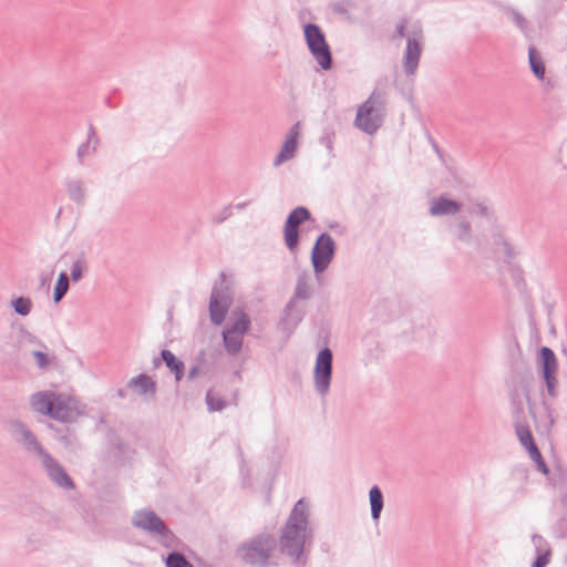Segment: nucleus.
<instances>
[{
  "label": "nucleus",
  "mask_w": 567,
  "mask_h": 567,
  "mask_svg": "<svg viewBox=\"0 0 567 567\" xmlns=\"http://www.w3.org/2000/svg\"><path fill=\"white\" fill-rule=\"evenodd\" d=\"M308 516L307 503L299 499L281 527L279 539H277L280 553L295 567H306L308 563L306 546L312 538V533L308 529Z\"/></svg>",
  "instance_id": "obj_1"
},
{
  "label": "nucleus",
  "mask_w": 567,
  "mask_h": 567,
  "mask_svg": "<svg viewBox=\"0 0 567 567\" xmlns=\"http://www.w3.org/2000/svg\"><path fill=\"white\" fill-rule=\"evenodd\" d=\"M533 380V372L528 363L522 359L516 358L513 359L509 373L505 379L506 389H522V392L525 395L528 412L534 420L536 431L540 434H549L554 424V410L551 404L546 400H542V406L544 408L545 415L537 417L535 412V403L530 399V390L529 385Z\"/></svg>",
  "instance_id": "obj_2"
},
{
  "label": "nucleus",
  "mask_w": 567,
  "mask_h": 567,
  "mask_svg": "<svg viewBox=\"0 0 567 567\" xmlns=\"http://www.w3.org/2000/svg\"><path fill=\"white\" fill-rule=\"evenodd\" d=\"M277 538L269 533H260L239 544L235 550L236 557L250 567H277Z\"/></svg>",
  "instance_id": "obj_3"
},
{
  "label": "nucleus",
  "mask_w": 567,
  "mask_h": 567,
  "mask_svg": "<svg viewBox=\"0 0 567 567\" xmlns=\"http://www.w3.org/2000/svg\"><path fill=\"white\" fill-rule=\"evenodd\" d=\"M385 93L374 90L357 112L354 125L362 132L373 135L382 126L385 115Z\"/></svg>",
  "instance_id": "obj_4"
},
{
  "label": "nucleus",
  "mask_w": 567,
  "mask_h": 567,
  "mask_svg": "<svg viewBox=\"0 0 567 567\" xmlns=\"http://www.w3.org/2000/svg\"><path fill=\"white\" fill-rule=\"evenodd\" d=\"M131 523L135 528L144 530L151 536H157L162 546H172L175 535L164 519L154 511L143 508L134 512Z\"/></svg>",
  "instance_id": "obj_5"
},
{
  "label": "nucleus",
  "mask_w": 567,
  "mask_h": 567,
  "mask_svg": "<svg viewBox=\"0 0 567 567\" xmlns=\"http://www.w3.org/2000/svg\"><path fill=\"white\" fill-rule=\"evenodd\" d=\"M303 37L307 48L323 71H329L333 65L332 52L322 29L312 22L303 25Z\"/></svg>",
  "instance_id": "obj_6"
},
{
  "label": "nucleus",
  "mask_w": 567,
  "mask_h": 567,
  "mask_svg": "<svg viewBox=\"0 0 567 567\" xmlns=\"http://www.w3.org/2000/svg\"><path fill=\"white\" fill-rule=\"evenodd\" d=\"M221 281L214 285L208 303L209 318L213 324L220 326L233 303L230 287L225 284V274H220Z\"/></svg>",
  "instance_id": "obj_7"
},
{
  "label": "nucleus",
  "mask_w": 567,
  "mask_h": 567,
  "mask_svg": "<svg viewBox=\"0 0 567 567\" xmlns=\"http://www.w3.org/2000/svg\"><path fill=\"white\" fill-rule=\"evenodd\" d=\"M537 363L547 394L555 400L558 396V361L555 352L549 347H542L538 350Z\"/></svg>",
  "instance_id": "obj_8"
},
{
  "label": "nucleus",
  "mask_w": 567,
  "mask_h": 567,
  "mask_svg": "<svg viewBox=\"0 0 567 567\" xmlns=\"http://www.w3.org/2000/svg\"><path fill=\"white\" fill-rule=\"evenodd\" d=\"M312 220L310 210L305 206H297L287 216L284 225V241L291 254H296L300 243V225Z\"/></svg>",
  "instance_id": "obj_9"
},
{
  "label": "nucleus",
  "mask_w": 567,
  "mask_h": 567,
  "mask_svg": "<svg viewBox=\"0 0 567 567\" xmlns=\"http://www.w3.org/2000/svg\"><path fill=\"white\" fill-rule=\"evenodd\" d=\"M7 425L13 441L22 446L25 452L35 454L39 457L48 452L32 430L22 421L11 419L7 422Z\"/></svg>",
  "instance_id": "obj_10"
},
{
  "label": "nucleus",
  "mask_w": 567,
  "mask_h": 567,
  "mask_svg": "<svg viewBox=\"0 0 567 567\" xmlns=\"http://www.w3.org/2000/svg\"><path fill=\"white\" fill-rule=\"evenodd\" d=\"M336 249V243L328 233L318 235L310 256L316 275L323 272L329 267L334 257Z\"/></svg>",
  "instance_id": "obj_11"
},
{
  "label": "nucleus",
  "mask_w": 567,
  "mask_h": 567,
  "mask_svg": "<svg viewBox=\"0 0 567 567\" xmlns=\"http://www.w3.org/2000/svg\"><path fill=\"white\" fill-rule=\"evenodd\" d=\"M333 353L330 348H322L316 358L313 377L317 392L324 396L328 394L332 377Z\"/></svg>",
  "instance_id": "obj_12"
},
{
  "label": "nucleus",
  "mask_w": 567,
  "mask_h": 567,
  "mask_svg": "<svg viewBox=\"0 0 567 567\" xmlns=\"http://www.w3.org/2000/svg\"><path fill=\"white\" fill-rule=\"evenodd\" d=\"M43 468L48 477L59 487L64 489L75 488V484L71 476L66 473L64 467L49 453L47 452L40 457Z\"/></svg>",
  "instance_id": "obj_13"
},
{
  "label": "nucleus",
  "mask_w": 567,
  "mask_h": 567,
  "mask_svg": "<svg viewBox=\"0 0 567 567\" xmlns=\"http://www.w3.org/2000/svg\"><path fill=\"white\" fill-rule=\"evenodd\" d=\"M422 30H419L406 39V48L403 54V69L408 75H413L417 70L422 54Z\"/></svg>",
  "instance_id": "obj_14"
},
{
  "label": "nucleus",
  "mask_w": 567,
  "mask_h": 567,
  "mask_svg": "<svg viewBox=\"0 0 567 567\" xmlns=\"http://www.w3.org/2000/svg\"><path fill=\"white\" fill-rule=\"evenodd\" d=\"M60 396L52 391H39L31 395L30 405L33 411L51 417Z\"/></svg>",
  "instance_id": "obj_15"
},
{
  "label": "nucleus",
  "mask_w": 567,
  "mask_h": 567,
  "mask_svg": "<svg viewBox=\"0 0 567 567\" xmlns=\"http://www.w3.org/2000/svg\"><path fill=\"white\" fill-rule=\"evenodd\" d=\"M305 311L296 307L295 300H289L284 309V316L280 318L279 328L288 334L302 321Z\"/></svg>",
  "instance_id": "obj_16"
},
{
  "label": "nucleus",
  "mask_w": 567,
  "mask_h": 567,
  "mask_svg": "<svg viewBox=\"0 0 567 567\" xmlns=\"http://www.w3.org/2000/svg\"><path fill=\"white\" fill-rule=\"evenodd\" d=\"M298 135H299V122L292 125L286 141L284 142L280 152L274 159V166H279L286 161L293 157L298 147Z\"/></svg>",
  "instance_id": "obj_17"
},
{
  "label": "nucleus",
  "mask_w": 567,
  "mask_h": 567,
  "mask_svg": "<svg viewBox=\"0 0 567 567\" xmlns=\"http://www.w3.org/2000/svg\"><path fill=\"white\" fill-rule=\"evenodd\" d=\"M461 208L462 204L460 202L441 195L431 203L430 214L432 216H452L457 214Z\"/></svg>",
  "instance_id": "obj_18"
},
{
  "label": "nucleus",
  "mask_w": 567,
  "mask_h": 567,
  "mask_svg": "<svg viewBox=\"0 0 567 567\" xmlns=\"http://www.w3.org/2000/svg\"><path fill=\"white\" fill-rule=\"evenodd\" d=\"M79 416L80 411L75 406H72L69 401L60 396L58 403H55L51 419L69 424L75 422Z\"/></svg>",
  "instance_id": "obj_19"
},
{
  "label": "nucleus",
  "mask_w": 567,
  "mask_h": 567,
  "mask_svg": "<svg viewBox=\"0 0 567 567\" xmlns=\"http://www.w3.org/2000/svg\"><path fill=\"white\" fill-rule=\"evenodd\" d=\"M513 426L520 445L526 450V452H529L537 446L532 434L527 417L513 421Z\"/></svg>",
  "instance_id": "obj_20"
},
{
  "label": "nucleus",
  "mask_w": 567,
  "mask_h": 567,
  "mask_svg": "<svg viewBox=\"0 0 567 567\" xmlns=\"http://www.w3.org/2000/svg\"><path fill=\"white\" fill-rule=\"evenodd\" d=\"M127 388L136 389L138 394L151 395L152 398L155 396L157 390L156 382L145 373L132 378L127 383Z\"/></svg>",
  "instance_id": "obj_21"
},
{
  "label": "nucleus",
  "mask_w": 567,
  "mask_h": 567,
  "mask_svg": "<svg viewBox=\"0 0 567 567\" xmlns=\"http://www.w3.org/2000/svg\"><path fill=\"white\" fill-rule=\"evenodd\" d=\"M231 315V321L225 329L241 334L247 333L251 326V320L248 313L241 308H236Z\"/></svg>",
  "instance_id": "obj_22"
},
{
  "label": "nucleus",
  "mask_w": 567,
  "mask_h": 567,
  "mask_svg": "<svg viewBox=\"0 0 567 567\" xmlns=\"http://www.w3.org/2000/svg\"><path fill=\"white\" fill-rule=\"evenodd\" d=\"M507 393H508L512 420L516 421V420L527 417L525 414V408H524V403H523V396H525V395L522 392V389H507Z\"/></svg>",
  "instance_id": "obj_23"
},
{
  "label": "nucleus",
  "mask_w": 567,
  "mask_h": 567,
  "mask_svg": "<svg viewBox=\"0 0 567 567\" xmlns=\"http://www.w3.org/2000/svg\"><path fill=\"white\" fill-rule=\"evenodd\" d=\"M162 360L165 365L175 375V380L179 382L185 373V364L171 350L163 349L161 351Z\"/></svg>",
  "instance_id": "obj_24"
},
{
  "label": "nucleus",
  "mask_w": 567,
  "mask_h": 567,
  "mask_svg": "<svg viewBox=\"0 0 567 567\" xmlns=\"http://www.w3.org/2000/svg\"><path fill=\"white\" fill-rule=\"evenodd\" d=\"M99 144V137L95 133L94 126L91 124L87 131V138L83 142L76 151L78 162L83 164L84 157L93 154L96 151Z\"/></svg>",
  "instance_id": "obj_25"
},
{
  "label": "nucleus",
  "mask_w": 567,
  "mask_h": 567,
  "mask_svg": "<svg viewBox=\"0 0 567 567\" xmlns=\"http://www.w3.org/2000/svg\"><path fill=\"white\" fill-rule=\"evenodd\" d=\"M221 337L224 347L228 354L236 355L240 352L244 342V334L224 329Z\"/></svg>",
  "instance_id": "obj_26"
},
{
  "label": "nucleus",
  "mask_w": 567,
  "mask_h": 567,
  "mask_svg": "<svg viewBox=\"0 0 567 567\" xmlns=\"http://www.w3.org/2000/svg\"><path fill=\"white\" fill-rule=\"evenodd\" d=\"M369 501L371 506V517L378 523L384 506L382 491L378 485H373L369 491Z\"/></svg>",
  "instance_id": "obj_27"
},
{
  "label": "nucleus",
  "mask_w": 567,
  "mask_h": 567,
  "mask_svg": "<svg viewBox=\"0 0 567 567\" xmlns=\"http://www.w3.org/2000/svg\"><path fill=\"white\" fill-rule=\"evenodd\" d=\"M309 280L310 277L307 271H302L298 275L291 300H308L311 297L312 290L310 289Z\"/></svg>",
  "instance_id": "obj_28"
},
{
  "label": "nucleus",
  "mask_w": 567,
  "mask_h": 567,
  "mask_svg": "<svg viewBox=\"0 0 567 567\" xmlns=\"http://www.w3.org/2000/svg\"><path fill=\"white\" fill-rule=\"evenodd\" d=\"M503 11L512 19L515 27L526 37H530V27L528 20L514 7H503Z\"/></svg>",
  "instance_id": "obj_29"
},
{
  "label": "nucleus",
  "mask_w": 567,
  "mask_h": 567,
  "mask_svg": "<svg viewBox=\"0 0 567 567\" xmlns=\"http://www.w3.org/2000/svg\"><path fill=\"white\" fill-rule=\"evenodd\" d=\"M528 62L535 78L543 80L545 78L546 68L539 52L534 45L528 48Z\"/></svg>",
  "instance_id": "obj_30"
},
{
  "label": "nucleus",
  "mask_w": 567,
  "mask_h": 567,
  "mask_svg": "<svg viewBox=\"0 0 567 567\" xmlns=\"http://www.w3.org/2000/svg\"><path fill=\"white\" fill-rule=\"evenodd\" d=\"M48 429L54 432V436L58 441H60L64 446H71L76 442V436L73 431H71L68 426L59 427L52 423H48Z\"/></svg>",
  "instance_id": "obj_31"
},
{
  "label": "nucleus",
  "mask_w": 567,
  "mask_h": 567,
  "mask_svg": "<svg viewBox=\"0 0 567 567\" xmlns=\"http://www.w3.org/2000/svg\"><path fill=\"white\" fill-rule=\"evenodd\" d=\"M65 185L69 197L76 204H83L85 189L83 188L82 182L79 179H68Z\"/></svg>",
  "instance_id": "obj_32"
},
{
  "label": "nucleus",
  "mask_w": 567,
  "mask_h": 567,
  "mask_svg": "<svg viewBox=\"0 0 567 567\" xmlns=\"http://www.w3.org/2000/svg\"><path fill=\"white\" fill-rule=\"evenodd\" d=\"M70 288V278L65 271H61L58 276L56 282L53 289V301L59 303Z\"/></svg>",
  "instance_id": "obj_33"
},
{
  "label": "nucleus",
  "mask_w": 567,
  "mask_h": 567,
  "mask_svg": "<svg viewBox=\"0 0 567 567\" xmlns=\"http://www.w3.org/2000/svg\"><path fill=\"white\" fill-rule=\"evenodd\" d=\"M164 563L166 567H194L187 557L177 550L168 553Z\"/></svg>",
  "instance_id": "obj_34"
},
{
  "label": "nucleus",
  "mask_w": 567,
  "mask_h": 567,
  "mask_svg": "<svg viewBox=\"0 0 567 567\" xmlns=\"http://www.w3.org/2000/svg\"><path fill=\"white\" fill-rule=\"evenodd\" d=\"M205 402L209 412H219L227 406L226 400L215 394L213 390L207 391Z\"/></svg>",
  "instance_id": "obj_35"
},
{
  "label": "nucleus",
  "mask_w": 567,
  "mask_h": 567,
  "mask_svg": "<svg viewBox=\"0 0 567 567\" xmlns=\"http://www.w3.org/2000/svg\"><path fill=\"white\" fill-rule=\"evenodd\" d=\"M11 307L17 315L25 317L31 312L32 301L28 297H17L11 300Z\"/></svg>",
  "instance_id": "obj_36"
},
{
  "label": "nucleus",
  "mask_w": 567,
  "mask_h": 567,
  "mask_svg": "<svg viewBox=\"0 0 567 567\" xmlns=\"http://www.w3.org/2000/svg\"><path fill=\"white\" fill-rule=\"evenodd\" d=\"M86 269H87V262L84 258V254L82 252L80 255V257L76 260H74V262L72 264L71 274H70L69 278L73 282H78L83 278V271Z\"/></svg>",
  "instance_id": "obj_37"
},
{
  "label": "nucleus",
  "mask_w": 567,
  "mask_h": 567,
  "mask_svg": "<svg viewBox=\"0 0 567 567\" xmlns=\"http://www.w3.org/2000/svg\"><path fill=\"white\" fill-rule=\"evenodd\" d=\"M530 456V458L536 463V467L537 470L543 473L544 475H548L549 474V467L548 465L546 464L538 446H536L535 449L530 450L529 452H527Z\"/></svg>",
  "instance_id": "obj_38"
},
{
  "label": "nucleus",
  "mask_w": 567,
  "mask_h": 567,
  "mask_svg": "<svg viewBox=\"0 0 567 567\" xmlns=\"http://www.w3.org/2000/svg\"><path fill=\"white\" fill-rule=\"evenodd\" d=\"M471 223L466 219L460 220V223L456 226V237L461 241H470L471 239Z\"/></svg>",
  "instance_id": "obj_39"
},
{
  "label": "nucleus",
  "mask_w": 567,
  "mask_h": 567,
  "mask_svg": "<svg viewBox=\"0 0 567 567\" xmlns=\"http://www.w3.org/2000/svg\"><path fill=\"white\" fill-rule=\"evenodd\" d=\"M468 212H470V214H475V215L482 216V217L487 218V219H491L493 217L492 209L488 208L483 203L474 204L473 206L470 207Z\"/></svg>",
  "instance_id": "obj_40"
},
{
  "label": "nucleus",
  "mask_w": 567,
  "mask_h": 567,
  "mask_svg": "<svg viewBox=\"0 0 567 567\" xmlns=\"http://www.w3.org/2000/svg\"><path fill=\"white\" fill-rule=\"evenodd\" d=\"M333 138H334V132L329 128H326L323 131V134L319 138L320 144L326 146L329 154H332V152H333Z\"/></svg>",
  "instance_id": "obj_41"
},
{
  "label": "nucleus",
  "mask_w": 567,
  "mask_h": 567,
  "mask_svg": "<svg viewBox=\"0 0 567 567\" xmlns=\"http://www.w3.org/2000/svg\"><path fill=\"white\" fill-rule=\"evenodd\" d=\"M355 8V3L352 0H342L332 4V10L339 14H347L349 9Z\"/></svg>",
  "instance_id": "obj_42"
},
{
  "label": "nucleus",
  "mask_w": 567,
  "mask_h": 567,
  "mask_svg": "<svg viewBox=\"0 0 567 567\" xmlns=\"http://www.w3.org/2000/svg\"><path fill=\"white\" fill-rule=\"evenodd\" d=\"M230 216H231V206L228 205V206H225L219 214L214 215L212 217V223L215 225H219V224L224 223L226 219H228Z\"/></svg>",
  "instance_id": "obj_43"
},
{
  "label": "nucleus",
  "mask_w": 567,
  "mask_h": 567,
  "mask_svg": "<svg viewBox=\"0 0 567 567\" xmlns=\"http://www.w3.org/2000/svg\"><path fill=\"white\" fill-rule=\"evenodd\" d=\"M32 355L35 359V362L40 369H45L48 367L49 358H48L47 353H44L40 350H34L32 352Z\"/></svg>",
  "instance_id": "obj_44"
},
{
  "label": "nucleus",
  "mask_w": 567,
  "mask_h": 567,
  "mask_svg": "<svg viewBox=\"0 0 567 567\" xmlns=\"http://www.w3.org/2000/svg\"><path fill=\"white\" fill-rule=\"evenodd\" d=\"M556 534L560 538H567V516L561 517L556 524Z\"/></svg>",
  "instance_id": "obj_45"
},
{
  "label": "nucleus",
  "mask_w": 567,
  "mask_h": 567,
  "mask_svg": "<svg viewBox=\"0 0 567 567\" xmlns=\"http://www.w3.org/2000/svg\"><path fill=\"white\" fill-rule=\"evenodd\" d=\"M549 550L539 553L536 559L533 561L532 567H545L549 563Z\"/></svg>",
  "instance_id": "obj_46"
},
{
  "label": "nucleus",
  "mask_w": 567,
  "mask_h": 567,
  "mask_svg": "<svg viewBox=\"0 0 567 567\" xmlns=\"http://www.w3.org/2000/svg\"><path fill=\"white\" fill-rule=\"evenodd\" d=\"M559 10H560V4H558V6L545 4L542 8V12H543V16L545 19L556 16L559 12Z\"/></svg>",
  "instance_id": "obj_47"
},
{
  "label": "nucleus",
  "mask_w": 567,
  "mask_h": 567,
  "mask_svg": "<svg viewBox=\"0 0 567 567\" xmlns=\"http://www.w3.org/2000/svg\"><path fill=\"white\" fill-rule=\"evenodd\" d=\"M406 24H408V19L402 18L401 21L396 24L395 32L392 35V39L403 38L405 35Z\"/></svg>",
  "instance_id": "obj_48"
},
{
  "label": "nucleus",
  "mask_w": 567,
  "mask_h": 567,
  "mask_svg": "<svg viewBox=\"0 0 567 567\" xmlns=\"http://www.w3.org/2000/svg\"><path fill=\"white\" fill-rule=\"evenodd\" d=\"M559 161L565 169H567V140L559 148Z\"/></svg>",
  "instance_id": "obj_49"
},
{
  "label": "nucleus",
  "mask_w": 567,
  "mask_h": 567,
  "mask_svg": "<svg viewBox=\"0 0 567 567\" xmlns=\"http://www.w3.org/2000/svg\"><path fill=\"white\" fill-rule=\"evenodd\" d=\"M503 247H504L506 261L511 262L514 257L513 247L507 240H503Z\"/></svg>",
  "instance_id": "obj_50"
},
{
  "label": "nucleus",
  "mask_w": 567,
  "mask_h": 567,
  "mask_svg": "<svg viewBox=\"0 0 567 567\" xmlns=\"http://www.w3.org/2000/svg\"><path fill=\"white\" fill-rule=\"evenodd\" d=\"M199 371H200L199 364L193 365L188 371V375H187L188 380H194L198 375Z\"/></svg>",
  "instance_id": "obj_51"
},
{
  "label": "nucleus",
  "mask_w": 567,
  "mask_h": 567,
  "mask_svg": "<svg viewBox=\"0 0 567 567\" xmlns=\"http://www.w3.org/2000/svg\"><path fill=\"white\" fill-rule=\"evenodd\" d=\"M115 447L118 451V453L125 454L126 450H127V444L125 442H123L122 440H117Z\"/></svg>",
  "instance_id": "obj_52"
},
{
  "label": "nucleus",
  "mask_w": 567,
  "mask_h": 567,
  "mask_svg": "<svg viewBox=\"0 0 567 567\" xmlns=\"http://www.w3.org/2000/svg\"><path fill=\"white\" fill-rule=\"evenodd\" d=\"M197 364H202L206 362V352L205 350H200L196 355Z\"/></svg>",
  "instance_id": "obj_53"
},
{
  "label": "nucleus",
  "mask_w": 567,
  "mask_h": 567,
  "mask_svg": "<svg viewBox=\"0 0 567 567\" xmlns=\"http://www.w3.org/2000/svg\"><path fill=\"white\" fill-rule=\"evenodd\" d=\"M251 200H247V202H241V203H237L235 205V208L238 209V210H243L245 209L249 204H250Z\"/></svg>",
  "instance_id": "obj_54"
},
{
  "label": "nucleus",
  "mask_w": 567,
  "mask_h": 567,
  "mask_svg": "<svg viewBox=\"0 0 567 567\" xmlns=\"http://www.w3.org/2000/svg\"><path fill=\"white\" fill-rule=\"evenodd\" d=\"M544 540V538L540 536V535H534L533 536V542L534 544L537 546L539 543H542Z\"/></svg>",
  "instance_id": "obj_55"
},
{
  "label": "nucleus",
  "mask_w": 567,
  "mask_h": 567,
  "mask_svg": "<svg viewBox=\"0 0 567 567\" xmlns=\"http://www.w3.org/2000/svg\"><path fill=\"white\" fill-rule=\"evenodd\" d=\"M162 362H163L162 357L161 358H154L153 359L154 368H158L162 364Z\"/></svg>",
  "instance_id": "obj_56"
},
{
  "label": "nucleus",
  "mask_w": 567,
  "mask_h": 567,
  "mask_svg": "<svg viewBox=\"0 0 567 567\" xmlns=\"http://www.w3.org/2000/svg\"><path fill=\"white\" fill-rule=\"evenodd\" d=\"M116 394L118 398L124 399L126 396V391L123 389H118Z\"/></svg>",
  "instance_id": "obj_57"
},
{
  "label": "nucleus",
  "mask_w": 567,
  "mask_h": 567,
  "mask_svg": "<svg viewBox=\"0 0 567 567\" xmlns=\"http://www.w3.org/2000/svg\"><path fill=\"white\" fill-rule=\"evenodd\" d=\"M433 146H434L435 151L439 152V146L435 143H433Z\"/></svg>",
  "instance_id": "obj_58"
}]
</instances>
